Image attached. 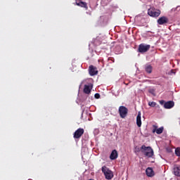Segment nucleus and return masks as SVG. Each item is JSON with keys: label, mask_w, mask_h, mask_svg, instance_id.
I'll list each match as a JSON object with an SVG mask.
<instances>
[{"label": "nucleus", "mask_w": 180, "mask_h": 180, "mask_svg": "<svg viewBox=\"0 0 180 180\" xmlns=\"http://www.w3.org/2000/svg\"><path fill=\"white\" fill-rule=\"evenodd\" d=\"M175 154L177 157H180V148H176L175 149Z\"/></svg>", "instance_id": "19"}, {"label": "nucleus", "mask_w": 180, "mask_h": 180, "mask_svg": "<svg viewBox=\"0 0 180 180\" xmlns=\"http://www.w3.org/2000/svg\"><path fill=\"white\" fill-rule=\"evenodd\" d=\"M148 105L150 106L151 108H155V106L157 105V103L154 102V101H150L148 103Z\"/></svg>", "instance_id": "18"}, {"label": "nucleus", "mask_w": 180, "mask_h": 180, "mask_svg": "<svg viewBox=\"0 0 180 180\" xmlns=\"http://www.w3.org/2000/svg\"><path fill=\"white\" fill-rule=\"evenodd\" d=\"M173 172H174V174L176 175V176H180V165H175L174 166Z\"/></svg>", "instance_id": "11"}, {"label": "nucleus", "mask_w": 180, "mask_h": 180, "mask_svg": "<svg viewBox=\"0 0 180 180\" xmlns=\"http://www.w3.org/2000/svg\"><path fill=\"white\" fill-rule=\"evenodd\" d=\"M159 102L160 105H163L165 109H172V107L175 106V103H174V101H172L165 102V101L161 100Z\"/></svg>", "instance_id": "6"}, {"label": "nucleus", "mask_w": 180, "mask_h": 180, "mask_svg": "<svg viewBox=\"0 0 180 180\" xmlns=\"http://www.w3.org/2000/svg\"><path fill=\"white\" fill-rule=\"evenodd\" d=\"M151 48V46L147 45L146 44H141L139 46L138 51L141 53V54H144V53H147L148 50Z\"/></svg>", "instance_id": "5"}, {"label": "nucleus", "mask_w": 180, "mask_h": 180, "mask_svg": "<svg viewBox=\"0 0 180 180\" xmlns=\"http://www.w3.org/2000/svg\"><path fill=\"white\" fill-rule=\"evenodd\" d=\"M84 94H91V89L86 84L84 85Z\"/></svg>", "instance_id": "17"}, {"label": "nucleus", "mask_w": 180, "mask_h": 180, "mask_svg": "<svg viewBox=\"0 0 180 180\" xmlns=\"http://www.w3.org/2000/svg\"><path fill=\"white\" fill-rule=\"evenodd\" d=\"M119 157V153H117V150H113L110 155V159L112 160H116Z\"/></svg>", "instance_id": "13"}, {"label": "nucleus", "mask_w": 180, "mask_h": 180, "mask_svg": "<svg viewBox=\"0 0 180 180\" xmlns=\"http://www.w3.org/2000/svg\"><path fill=\"white\" fill-rule=\"evenodd\" d=\"M89 72L91 77H94V75H98V69L96 67L91 65L89 68Z\"/></svg>", "instance_id": "8"}, {"label": "nucleus", "mask_w": 180, "mask_h": 180, "mask_svg": "<svg viewBox=\"0 0 180 180\" xmlns=\"http://www.w3.org/2000/svg\"><path fill=\"white\" fill-rule=\"evenodd\" d=\"M76 2H82V0H75Z\"/></svg>", "instance_id": "21"}, {"label": "nucleus", "mask_w": 180, "mask_h": 180, "mask_svg": "<svg viewBox=\"0 0 180 180\" xmlns=\"http://www.w3.org/2000/svg\"><path fill=\"white\" fill-rule=\"evenodd\" d=\"M75 4L77 6H80V8H84L86 9V11H88V4H86V2L77 1L75 3Z\"/></svg>", "instance_id": "12"}, {"label": "nucleus", "mask_w": 180, "mask_h": 180, "mask_svg": "<svg viewBox=\"0 0 180 180\" xmlns=\"http://www.w3.org/2000/svg\"><path fill=\"white\" fill-rule=\"evenodd\" d=\"M94 98L96 99H99L101 98V94L96 93L95 95H94Z\"/></svg>", "instance_id": "20"}, {"label": "nucleus", "mask_w": 180, "mask_h": 180, "mask_svg": "<svg viewBox=\"0 0 180 180\" xmlns=\"http://www.w3.org/2000/svg\"><path fill=\"white\" fill-rule=\"evenodd\" d=\"M141 152L145 157H147V158H153V156L154 155L153 148L150 146H146V145L141 146Z\"/></svg>", "instance_id": "1"}, {"label": "nucleus", "mask_w": 180, "mask_h": 180, "mask_svg": "<svg viewBox=\"0 0 180 180\" xmlns=\"http://www.w3.org/2000/svg\"><path fill=\"white\" fill-rule=\"evenodd\" d=\"M84 132L85 131L84 130V129L82 128L77 129L73 134L74 139H81V136L84 134Z\"/></svg>", "instance_id": "7"}, {"label": "nucleus", "mask_w": 180, "mask_h": 180, "mask_svg": "<svg viewBox=\"0 0 180 180\" xmlns=\"http://www.w3.org/2000/svg\"><path fill=\"white\" fill-rule=\"evenodd\" d=\"M102 172L105 176V179H112L113 178V172H112L106 166H103L101 169Z\"/></svg>", "instance_id": "2"}, {"label": "nucleus", "mask_w": 180, "mask_h": 180, "mask_svg": "<svg viewBox=\"0 0 180 180\" xmlns=\"http://www.w3.org/2000/svg\"><path fill=\"white\" fill-rule=\"evenodd\" d=\"M147 176H154V171L151 167H148L146 170Z\"/></svg>", "instance_id": "15"}, {"label": "nucleus", "mask_w": 180, "mask_h": 180, "mask_svg": "<svg viewBox=\"0 0 180 180\" xmlns=\"http://www.w3.org/2000/svg\"><path fill=\"white\" fill-rule=\"evenodd\" d=\"M145 70L148 74H151V72H153V66H151V65H147Z\"/></svg>", "instance_id": "16"}, {"label": "nucleus", "mask_w": 180, "mask_h": 180, "mask_svg": "<svg viewBox=\"0 0 180 180\" xmlns=\"http://www.w3.org/2000/svg\"><path fill=\"white\" fill-rule=\"evenodd\" d=\"M148 15L151 16V18H158V16L161 15V11L154 8H150L148 10Z\"/></svg>", "instance_id": "3"}, {"label": "nucleus", "mask_w": 180, "mask_h": 180, "mask_svg": "<svg viewBox=\"0 0 180 180\" xmlns=\"http://www.w3.org/2000/svg\"><path fill=\"white\" fill-rule=\"evenodd\" d=\"M153 133H156L157 134H162V133L164 131V127H161L158 129V127L153 125Z\"/></svg>", "instance_id": "10"}, {"label": "nucleus", "mask_w": 180, "mask_h": 180, "mask_svg": "<svg viewBox=\"0 0 180 180\" xmlns=\"http://www.w3.org/2000/svg\"><path fill=\"white\" fill-rule=\"evenodd\" d=\"M136 125L138 126V127H140L141 126V112H139L136 116Z\"/></svg>", "instance_id": "14"}, {"label": "nucleus", "mask_w": 180, "mask_h": 180, "mask_svg": "<svg viewBox=\"0 0 180 180\" xmlns=\"http://www.w3.org/2000/svg\"><path fill=\"white\" fill-rule=\"evenodd\" d=\"M118 113L122 119H124L127 116V113H129V109L124 105H121L119 107Z\"/></svg>", "instance_id": "4"}, {"label": "nucleus", "mask_w": 180, "mask_h": 180, "mask_svg": "<svg viewBox=\"0 0 180 180\" xmlns=\"http://www.w3.org/2000/svg\"><path fill=\"white\" fill-rule=\"evenodd\" d=\"M168 22H169V20L166 16H162L158 20V25H167Z\"/></svg>", "instance_id": "9"}]
</instances>
